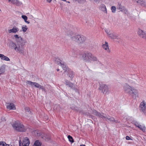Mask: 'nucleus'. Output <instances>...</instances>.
<instances>
[{
  "label": "nucleus",
  "instance_id": "4c0bfd02",
  "mask_svg": "<svg viewBox=\"0 0 146 146\" xmlns=\"http://www.w3.org/2000/svg\"><path fill=\"white\" fill-rule=\"evenodd\" d=\"M42 87V88H40V89H41L42 90L45 92L46 91V90L44 88V87H43V86H41Z\"/></svg>",
  "mask_w": 146,
  "mask_h": 146
},
{
  "label": "nucleus",
  "instance_id": "f8f14e48",
  "mask_svg": "<svg viewBox=\"0 0 146 146\" xmlns=\"http://www.w3.org/2000/svg\"><path fill=\"white\" fill-rule=\"evenodd\" d=\"M30 143L29 139L27 137L24 138L23 140V146H29Z\"/></svg>",
  "mask_w": 146,
  "mask_h": 146
},
{
  "label": "nucleus",
  "instance_id": "2eb2a0df",
  "mask_svg": "<svg viewBox=\"0 0 146 146\" xmlns=\"http://www.w3.org/2000/svg\"><path fill=\"white\" fill-rule=\"evenodd\" d=\"M102 47L103 49L105 50L108 53H110V50L109 48L108 43L107 42H106L105 44H103Z\"/></svg>",
  "mask_w": 146,
  "mask_h": 146
},
{
  "label": "nucleus",
  "instance_id": "393cba45",
  "mask_svg": "<svg viewBox=\"0 0 146 146\" xmlns=\"http://www.w3.org/2000/svg\"><path fill=\"white\" fill-rule=\"evenodd\" d=\"M143 132H145L146 130V128L144 125H140L138 127Z\"/></svg>",
  "mask_w": 146,
  "mask_h": 146
},
{
  "label": "nucleus",
  "instance_id": "9b49d317",
  "mask_svg": "<svg viewBox=\"0 0 146 146\" xmlns=\"http://www.w3.org/2000/svg\"><path fill=\"white\" fill-rule=\"evenodd\" d=\"M66 72V73H67V74L68 76L71 79V80H72V79L74 76V72L70 68L68 69L67 70V71Z\"/></svg>",
  "mask_w": 146,
  "mask_h": 146
},
{
  "label": "nucleus",
  "instance_id": "7ed1b4c3",
  "mask_svg": "<svg viewBox=\"0 0 146 146\" xmlns=\"http://www.w3.org/2000/svg\"><path fill=\"white\" fill-rule=\"evenodd\" d=\"M93 113L94 115L98 116L100 117H101L103 119H105L107 121H112L115 123L118 122L117 121L115 120L113 117L109 116L106 115L105 114L102 113H100L99 112H98L96 110H94L93 111Z\"/></svg>",
  "mask_w": 146,
  "mask_h": 146
},
{
  "label": "nucleus",
  "instance_id": "c9c22d12",
  "mask_svg": "<svg viewBox=\"0 0 146 146\" xmlns=\"http://www.w3.org/2000/svg\"><path fill=\"white\" fill-rule=\"evenodd\" d=\"M43 138H44V139H45L46 140H49L50 139V138L49 137H43Z\"/></svg>",
  "mask_w": 146,
  "mask_h": 146
},
{
  "label": "nucleus",
  "instance_id": "c85d7f7f",
  "mask_svg": "<svg viewBox=\"0 0 146 146\" xmlns=\"http://www.w3.org/2000/svg\"><path fill=\"white\" fill-rule=\"evenodd\" d=\"M10 145L7 144L5 142L0 141V145L3 146H11Z\"/></svg>",
  "mask_w": 146,
  "mask_h": 146
},
{
  "label": "nucleus",
  "instance_id": "f03ea898",
  "mask_svg": "<svg viewBox=\"0 0 146 146\" xmlns=\"http://www.w3.org/2000/svg\"><path fill=\"white\" fill-rule=\"evenodd\" d=\"M124 91L126 93L132 95L133 98L136 99L138 96V91L133 87L129 86L127 84H125L123 86Z\"/></svg>",
  "mask_w": 146,
  "mask_h": 146
},
{
  "label": "nucleus",
  "instance_id": "a18cd8bd",
  "mask_svg": "<svg viewBox=\"0 0 146 146\" xmlns=\"http://www.w3.org/2000/svg\"><path fill=\"white\" fill-rule=\"evenodd\" d=\"M19 144H20V141H19Z\"/></svg>",
  "mask_w": 146,
  "mask_h": 146
},
{
  "label": "nucleus",
  "instance_id": "473e14b6",
  "mask_svg": "<svg viewBox=\"0 0 146 146\" xmlns=\"http://www.w3.org/2000/svg\"><path fill=\"white\" fill-rule=\"evenodd\" d=\"M117 9L119 10H121L120 11H122L121 10L123 9V7L121 5V4H119L118 5V7Z\"/></svg>",
  "mask_w": 146,
  "mask_h": 146
},
{
  "label": "nucleus",
  "instance_id": "5701e85b",
  "mask_svg": "<svg viewBox=\"0 0 146 146\" xmlns=\"http://www.w3.org/2000/svg\"><path fill=\"white\" fill-rule=\"evenodd\" d=\"M128 82L130 84H133L136 83L137 81L135 79L131 78L128 80Z\"/></svg>",
  "mask_w": 146,
  "mask_h": 146
},
{
  "label": "nucleus",
  "instance_id": "39448f33",
  "mask_svg": "<svg viewBox=\"0 0 146 146\" xmlns=\"http://www.w3.org/2000/svg\"><path fill=\"white\" fill-rule=\"evenodd\" d=\"M82 57L86 62H90L92 61H96L97 58L90 53H87L84 54Z\"/></svg>",
  "mask_w": 146,
  "mask_h": 146
},
{
  "label": "nucleus",
  "instance_id": "423d86ee",
  "mask_svg": "<svg viewBox=\"0 0 146 146\" xmlns=\"http://www.w3.org/2000/svg\"><path fill=\"white\" fill-rule=\"evenodd\" d=\"M99 89L101 91V92L103 94L105 95L108 94L109 93L108 86L105 84H100Z\"/></svg>",
  "mask_w": 146,
  "mask_h": 146
},
{
  "label": "nucleus",
  "instance_id": "bb28decb",
  "mask_svg": "<svg viewBox=\"0 0 146 146\" xmlns=\"http://www.w3.org/2000/svg\"><path fill=\"white\" fill-rule=\"evenodd\" d=\"M41 145V143L38 140L36 141L34 144V146H40Z\"/></svg>",
  "mask_w": 146,
  "mask_h": 146
},
{
  "label": "nucleus",
  "instance_id": "f257e3e1",
  "mask_svg": "<svg viewBox=\"0 0 146 146\" xmlns=\"http://www.w3.org/2000/svg\"><path fill=\"white\" fill-rule=\"evenodd\" d=\"M14 37L15 38L16 42L11 41L9 45V48L17 52L20 54H24L25 51L23 46L21 42L22 41L23 38L21 36H19L17 35H14Z\"/></svg>",
  "mask_w": 146,
  "mask_h": 146
},
{
  "label": "nucleus",
  "instance_id": "72a5a7b5",
  "mask_svg": "<svg viewBox=\"0 0 146 146\" xmlns=\"http://www.w3.org/2000/svg\"><path fill=\"white\" fill-rule=\"evenodd\" d=\"M134 125L136 126V127H138L140 125L139 123L137 122H135Z\"/></svg>",
  "mask_w": 146,
  "mask_h": 146
},
{
  "label": "nucleus",
  "instance_id": "2f4dec72",
  "mask_svg": "<svg viewBox=\"0 0 146 146\" xmlns=\"http://www.w3.org/2000/svg\"><path fill=\"white\" fill-rule=\"evenodd\" d=\"M116 8L115 6H112L111 7V10L112 12L113 13H115V12Z\"/></svg>",
  "mask_w": 146,
  "mask_h": 146
},
{
  "label": "nucleus",
  "instance_id": "37998d69",
  "mask_svg": "<svg viewBox=\"0 0 146 146\" xmlns=\"http://www.w3.org/2000/svg\"><path fill=\"white\" fill-rule=\"evenodd\" d=\"M62 0L63 1H66V0Z\"/></svg>",
  "mask_w": 146,
  "mask_h": 146
},
{
  "label": "nucleus",
  "instance_id": "c756f323",
  "mask_svg": "<svg viewBox=\"0 0 146 146\" xmlns=\"http://www.w3.org/2000/svg\"><path fill=\"white\" fill-rule=\"evenodd\" d=\"M140 3L141 5L143 7L146 6V1L145 0H142L141 1Z\"/></svg>",
  "mask_w": 146,
  "mask_h": 146
},
{
  "label": "nucleus",
  "instance_id": "6e6552de",
  "mask_svg": "<svg viewBox=\"0 0 146 146\" xmlns=\"http://www.w3.org/2000/svg\"><path fill=\"white\" fill-rule=\"evenodd\" d=\"M141 111L145 114H146V102L144 101H143L139 105Z\"/></svg>",
  "mask_w": 146,
  "mask_h": 146
},
{
  "label": "nucleus",
  "instance_id": "ddd939ff",
  "mask_svg": "<svg viewBox=\"0 0 146 146\" xmlns=\"http://www.w3.org/2000/svg\"><path fill=\"white\" fill-rule=\"evenodd\" d=\"M79 39L78 40V44H82L84 43L86 40V37L83 35H79Z\"/></svg>",
  "mask_w": 146,
  "mask_h": 146
},
{
  "label": "nucleus",
  "instance_id": "f3484780",
  "mask_svg": "<svg viewBox=\"0 0 146 146\" xmlns=\"http://www.w3.org/2000/svg\"><path fill=\"white\" fill-rule=\"evenodd\" d=\"M7 108L9 110H15L16 109L15 106L12 103H8Z\"/></svg>",
  "mask_w": 146,
  "mask_h": 146
},
{
  "label": "nucleus",
  "instance_id": "0eeeda50",
  "mask_svg": "<svg viewBox=\"0 0 146 146\" xmlns=\"http://www.w3.org/2000/svg\"><path fill=\"white\" fill-rule=\"evenodd\" d=\"M56 61L57 64L61 66L63 70H64V72H66L67 71L68 69H69L66 65L65 63L60 59H57L56 60Z\"/></svg>",
  "mask_w": 146,
  "mask_h": 146
},
{
  "label": "nucleus",
  "instance_id": "c03bdc74",
  "mask_svg": "<svg viewBox=\"0 0 146 146\" xmlns=\"http://www.w3.org/2000/svg\"><path fill=\"white\" fill-rule=\"evenodd\" d=\"M103 67H104V68H106L104 66H103Z\"/></svg>",
  "mask_w": 146,
  "mask_h": 146
},
{
  "label": "nucleus",
  "instance_id": "a19ab883",
  "mask_svg": "<svg viewBox=\"0 0 146 146\" xmlns=\"http://www.w3.org/2000/svg\"><path fill=\"white\" fill-rule=\"evenodd\" d=\"M59 69H57V71H59Z\"/></svg>",
  "mask_w": 146,
  "mask_h": 146
},
{
  "label": "nucleus",
  "instance_id": "4468645a",
  "mask_svg": "<svg viewBox=\"0 0 146 146\" xmlns=\"http://www.w3.org/2000/svg\"><path fill=\"white\" fill-rule=\"evenodd\" d=\"M99 9L103 11L104 13H107V11L106 7L105 5L103 4H102L99 7Z\"/></svg>",
  "mask_w": 146,
  "mask_h": 146
},
{
  "label": "nucleus",
  "instance_id": "f704fd0d",
  "mask_svg": "<svg viewBox=\"0 0 146 146\" xmlns=\"http://www.w3.org/2000/svg\"><path fill=\"white\" fill-rule=\"evenodd\" d=\"M105 31L108 35V36L109 35V34H110V33H111L110 31L107 29L105 30Z\"/></svg>",
  "mask_w": 146,
  "mask_h": 146
},
{
  "label": "nucleus",
  "instance_id": "20e7f679",
  "mask_svg": "<svg viewBox=\"0 0 146 146\" xmlns=\"http://www.w3.org/2000/svg\"><path fill=\"white\" fill-rule=\"evenodd\" d=\"M12 126L15 130L17 131L25 132L26 131V129L23 125L18 121L14 122L12 125Z\"/></svg>",
  "mask_w": 146,
  "mask_h": 146
},
{
  "label": "nucleus",
  "instance_id": "e433bc0d",
  "mask_svg": "<svg viewBox=\"0 0 146 146\" xmlns=\"http://www.w3.org/2000/svg\"><path fill=\"white\" fill-rule=\"evenodd\" d=\"M126 139L127 140H131L132 139L128 136H126Z\"/></svg>",
  "mask_w": 146,
  "mask_h": 146
},
{
  "label": "nucleus",
  "instance_id": "7c9ffc66",
  "mask_svg": "<svg viewBox=\"0 0 146 146\" xmlns=\"http://www.w3.org/2000/svg\"><path fill=\"white\" fill-rule=\"evenodd\" d=\"M68 138L69 139V141L70 142H71V143H73L74 142V141L72 137L70 135H69L68 136Z\"/></svg>",
  "mask_w": 146,
  "mask_h": 146
},
{
  "label": "nucleus",
  "instance_id": "9d476101",
  "mask_svg": "<svg viewBox=\"0 0 146 146\" xmlns=\"http://www.w3.org/2000/svg\"><path fill=\"white\" fill-rule=\"evenodd\" d=\"M27 84H28L30 85L31 86L33 87H35L36 88H39L40 89V88H42L40 85L39 84L35 82H33L31 81H27L26 82Z\"/></svg>",
  "mask_w": 146,
  "mask_h": 146
},
{
  "label": "nucleus",
  "instance_id": "1a4fd4ad",
  "mask_svg": "<svg viewBox=\"0 0 146 146\" xmlns=\"http://www.w3.org/2000/svg\"><path fill=\"white\" fill-rule=\"evenodd\" d=\"M137 34L139 36L146 40V32L144 31L140 28L138 30Z\"/></svg>",
  "mask_w": 146,
  "mask_h": 146
},
{
  "label": "nucleus",
  "instance_id": "58836bf2",
  "mask_svg": "<svg viewBox=\"0 0 146 146\" xmlns=\"http://www.w3.org/2000/svg\"><path fill=\"white\" fill-rule=\"evenodd\" d=\"M52 0H47V2L49 3H50Z\"/></svg>",
  "mask_w": 146,
  "mask_h": 146
},
{
  "label": "nucleus",
  "instance_id": "ea45409f",
  "mask_svg": "<svg viewBox=\"0 0 146 146\" xmlns=\"http://www.w3.org/2000/svg\"><path fill=\"white\" fill-rule=\"evenodd\" d=\"M80 146H86L85 145H80Z\"/></svg>",
  "mask_w": 146,
  "mask_h": 146
},
{
  "label": "nucleus",
  "instance_id": "aec40b11",
  "mask_svg": "<svg viewBox=\"0 0 146 146\" xmlns=\"http://www.w3.org/2000/svg\"><path fill=\"white\" fill-rule=\"evenodd\" d=\"M0 58L1 60L6 61H9L10 59L7 56H5L3 54H0Z\"/></svg>",
  "mask_w": 146,
  "mask_h": 146
},
{
  "label": "nucleus",
  "instance_id": "cd10ccee",
  "mask_svg": "<svg viewBox=\"0 0 146 146\" xmlns=\"http://www.w3.org/2000/svg\"><path fill=\"white\" fill-rule=\"evenodd\" d=\"M28 29V28L27 26L26 25H23L22 27V31L23 32H26L27 30Z\"/></svg>",
  "mask_w": 146,
  "mask_h": 146
},
{
  "label": "nucleus",
  "instance_id": "4be33fe9",
  "mask_svg": "<svg viewBox=\"0 0 146 146\" xmlns=\"http://www.w3.org/2000/svg\"><path fill=\"white\" fill-rule=\"evenodd\" d=\"M66 85L68 86L71 88H72L73 87L74 84L73 83H71L68 80H66L65 82Z\"/></svg>",
  "mask_w": 146,
  "mask_h": 146
},
{
  "label": "nucleus",
  "instance_id": "412c9836",
  "mask_svg": "<svg viewBox=\"0 0 146 146\" xmlns=\"http://www.w3.org/2000/svg\"><path fill=\"white\" fill-rule=\"evenodd\" d=\"M5 65H2L0 68V76L3 74L5 72Z\"/></svg>",
  "mask_w": 146,
  "mask_h": 146
},
{
  "label": "nucleus",
  "instance_id": "a211bd4d",
  "mask_svg": "<svg viewBox=\"0 0 146 146\" xmlns=\"http://www.w3.org/2000/svg\"><path fill=\"white\" fill-rule=\"evenodd\" d=\"M79 35H77L75 36H72L71 38V40L73 41L74 42H76L78 43V42L79 39Z\"/></svg>",
  "mask_w": 146,
  "mask_h": 146
},
{
  "label": "nucleus",
  "instance_id": "6ab92c4d",
  "mask_svg": "<svg viewBox=\"0 0 146 146\" xmlns=\"http://www.w3.org/2000/svg\"><path fill=\"white\" fill-rule=\"evenodd\" d=\"M25 110L26 114L27 115V116L30 117L31 115V111H30L29 108L28 107H25Z\"/></svg>",
  "mask_w": 146,
  "mask_h": 146
},
{
  "label": "nucleus",
  "instance_id": "dca6fc26",
  "mask_svg": "<svg viewBox=\"0 0 146 146\" xmlns=\"http://www.w3.org/2000/svg\"><path fill=\"white\" fill-rule=\"evenodd\" d=\"M19 30V29L16 26H14L12 29L9 30L8 32L9 33H15L17 32Z\"/></svg>",
  "mask_w": 146,
  "mask_h": 146
},
{
  "label": "nucleus",
  "instance_id": "a878e982",
  "mask_svg": "<svg viewBox=\"0 0 146 146\" xmlns=\"http://www.w3.org/2000/svg\"><path fill=\"white\" fill-rule=\"evenodd\" d=\"M22 18L24 20L25 22L29 24L30 23L29 22L27 21V16L25 15H22L21 16Z\"/></svg>",
  "mask_w": 146,
  "mask_h": 146
},
{
  "label": "nucleus",
  "instance_id": "b1692460",
  "mask_svg": "<svg viewBox=\"0 0 146 146\" xmlns=\"http://www.w3.org/2000/svg\"><path fill=\"white\" fill-rule=\"evenodd\" d=\"M108 36L111 38L112 39H116L117 37V36L115 34L111 33L109 34Z\"/></svg>",
  "mask_w": 146,
  "mask_h": 146
},
{
  "label": "nucleus",
  "instance_id": "79ce46f5",
  "mask_svg": "<svg viewBox=\"0 0 146 146\" xmlns=\"http://www.w3.org/2000/svg\"><path fill=\"white\" fill-rule=\"evenodd\" d=\"M66 2L68 3H70V2L69 1H66Z\"/></svg>",
  "mask_w": 146,
  "mask_h": 146
},
{
  "label": "nucleus",
  "instance_id": "49530a36",
  "mask_svg": "<svg viewBox=\"0 0 146 146\" xmlns=\"http://www.w3.org/2000/svg\"><path fill=\"white\" fill-rule=\"evenodd\" d=\"M35 132H37V131H35Z\"/></svg>",
  "mask_w": 146,
  "mask_h": 146
}]
</instances>
